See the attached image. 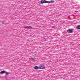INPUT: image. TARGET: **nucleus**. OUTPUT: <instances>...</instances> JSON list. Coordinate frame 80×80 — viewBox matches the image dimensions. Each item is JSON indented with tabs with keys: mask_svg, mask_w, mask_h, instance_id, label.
<instances>
[{
	"mask_svg": "<svg viewBox=\"0 0 80 80\" xmlns=\"http://www.w3.org/2000/svg\"><path fill=\"white\" fill-rule=\"evenodd\" d=\"M55 1L53 0H51L50 1H46V0H41V3L43 4V3H54Z\"/></svg>",
	"mask_w": 80,
	"mask_h": 80,
	"instance_id": "nucleus-1",
	"label": "nucleus"
},
{
	"mask_svg": "<svg viewBox=\"0 0 80 80\" xmlns=\"http://www.w3.org/2000/svg\"><path fill=\"white\" fill-rule=\"evenodd\" d=\"M24 28L25 29H29V30H31V29H33V28L31 26H27L24 27Z\"/></svg>",
	"mask_w": 80,
	"mask_h": 80,
	"instance_id": "nucleus-2",
	"label": "nucleus"
},
{
	"mask_svg": "<svg viewBox=\"0 0 80 80\" xmlns=\"http://www.w3.org/2000/svg\"><path fill=\"white\" fill-rule=\"evenodd\" d=\"M67 32L68 33H73V30H72V29H69L68 30Z\"/></svg>",
	"mask_w": 80,
	"mask_h": 80,
	"instance_id": "nucleus-3",
	"label": "nucleus"
},
{
	"mask_svg": "<svg viewBox=\"0 0 80 80\" xmlns=\"http://www.w3.org/2000/svg\"><path fill=\"white\" fill-rule=\"evenodd\" d=\"M39 68L40 69H45V66L42 64L40 67H39Z\"/></svg>",
	"mask_w": 80,
	"mask_h": 80,
	"instance_id": "nucleus-4",
	"label": "nucleus"
},
{
	"mask_svg": "<svg viewBox=\"0 0 80 80\" xmlns=\"http://www.w3.org/2000/svg\"><path fill=\"white\" fill-rule=\"evenodd\" d=\"M76 28L78 30H80V25L78 26Z\"/></svg>",
	"mask_w": 80,
	"mask_h": 80,
	"instance_id": "nucleus-5",
	"label": "nucleus"
},
{
	"mask_svg": "<svg viewBox=\"0 0 80 80\" xmlns=\"http://www.w3.org/2000/svg\"><path fill=\"white\" fill-rule=\"evenodd\" d=\"M38 68H39V67L37 66H36L34 67V69H35V70H38Z\"/></svg>",
	"mask_w": 80,
	"mask_h": 80,
	"instance_id": "nucleus-6",
	"label": "nucleus"
},
{
	"mask_svg": "<svg viewBox=\"0 0 80 80\" xmlns=\"http://www.w3.org/2000/svg\"><path fill=\"white\" fill-rule=\"evenodd\" d=\"M5 71H1V72H0L1 74H3V73H5Z\"/></svg>",
	"mask_w": 80,
	"mask_h": 80,
	"instance_id": "nucleus-7",
	"label": "nucleus"
},
{
	"mask_svg": "<svg viewBox=\"0 0 80 80\" xmlns=\"http://www.w3.org/2000/svg\"><path fill=\"white\" fill-rule=\"evenodd\" d=\"M5 73H6V75H7L9 73V72H5Z\"/></svg>",
	"mask_w": 80,
	"mask_h": 80,
	"instance_id": "nucleus-8",
	"label": "nucleus"
},
{
	"mask_svg": "<svg viewBox=\"0 0 80 80\" xmlns=\"http://www.w3.org/2000/svg\"><path fill=\"white\" fill-rule=\"evenodd\" d=\"M31 59H32V60H33V61H35V58H31Z\"/></svg>",
	"mask_w": 80,
	"mask_h": 80,
	"instance_id": "nucleus-9",
	"label": "nucleus"
},
{
	"mask_svg": "<svg viewBox=\"0 0 80 80\" xmlns=\"http://www.w3.org/2000/svg\"><path fill=\"white\" fill-rule=\"evenodd\" d=\"M2 24H4V22H2Z\"/></svg>",
	"mask_w": 80,
	"mask_h": 80,
	"instance_id": "nucleus-10",
	"label": "nucleus"
}]
</instances>
